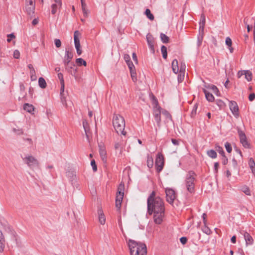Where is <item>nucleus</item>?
Instances as JSON below:
<instances>
[{
	"label": "nucleus",
	"instance_id": "nucleus-1",
	"mask_svg": "<svg viewBox=\"0 0 255 255\" xmlns=\"http://www.w3.org/2000/svg\"><path fill=\"white\" fill-rule=\"evenodd\" d=\"M147 206L148 214H153L154 222L156 224H161L165 218L164 203L159 196L155 195L154 191L148 196Z\"/></svg>",
	"mask_w": 255,
	"mask_h": 255
},
{
	"label": "nucleus",
	"instance_id": "nucleus-2",
	"mask_svg": "<svg viewBox=\"0 0 255 255\" xmlns=\"http://www.w3.org/2000/svg\"><path fill=\"white\" fill-rule=\"evenodd\" d=\"M128 246L130 255H146V247L144 244L137 243L129 239L128 241Z\"/></svg>",
	"mask_w": 255,
	"mask_h": 255
},
{
	"label": "nucleus",
	"instance_id": "nucleus-3",
	"mask_svg": "<svg viewBox=\"0 0 255 255\" xmlns=\"http://www.w3.org/2000/svg\"><path fill=\"white\" fill-rule=\"evenodd\" d=\"M113 125L118 134L126 135V132L124 130L125 121L122 116L118 114H114L113 118Z\"/></svg>",
	"mask_w": 255,
	"mask_h": 255
},
{
	"label": "nucleus",
	"instance_id": "nucleus-4",
	"mask_svg": "<svg viewBox=\"0 0 255 255\" xmlns=\"http://www.w3.org/2000/svg\"><path fill=\"white\" fill-rule=\"evenodd\" d=\"M195 176L196 174L192 171H189L186 176L185 184L187 190L190 193L194 191Z\"/></svg>",
	"mask_w": 255,
	"mask_h": 255
},
{
	"label": "nucleus",
	"instance_id": "nucleus-5",
	"mask_svg": "<svg viewBox=\"0 0 255 255\" xmlns=\"http://www.w3.org/2000/svg\"><path fill=\"white\" fill-rule=\"evenodd\" d=\"M23 162L31 169L39 167V162L34 156L27 154L22 158Z\"/></svg>",
	"mask_w": 255,
	"mask_h": 255
},
{
	"label": "nucleus",
	"instance_id": "nucleus-6",
	"mask_svg": "<svg viewBox=\"0 0 255 255\" xmlns=\"http://www.w3.org/2000/svg\"><path fill=\"white\" fill-rule=\"evenodd\" d=\"M35 5V0H26L25 11L31 18L34 14Z\"/></svg>",
	"mask_w": 255,
	"mask_h": 255
},
{
	"label": "nucleus",
	"instance_id": "nucleus-7",
	"mask_svg": "<svg viewBox=\"0 0 255 255\" xmlns=\"http://www.w3.org/2000/svg\"><path fill=\"white\" fill-rule=\"evenodd\" d=\"M166 201L170 204H173L174 200L176 198V194L174 190L171 188L165 189Z\"/></svg>",
	"mask_w": 255,
	"mask_h": 255
},
{
	"label": "nucleus",
	"instance_id": "nucleus-8",
	"mask_svg": "<svg viewBox=\"0 0 255 255\" xmlns=\"http://www.w3.org/2000/svg\"><path fill=\"white\" fill-rule=\"evenodd\" d=\"M164 165V159L162 155L158 154L155 160V166L158 172H160L163 169Z\"/></svg>",
	"mask_w": 255,
	"mask_h": 255
},
{
	"label": "nucleus",
	"instance_id": "nucleus-9",
	"mask_svg": "<svg viewBox=\"0 0 255 255\" xmlns=\"http://www.w3.org/2000/svg\"><path fill=\"white\" fill-rule=\"evenodd\" d=\"M229 106L233 115L236 118H238L239 117V107L237 103L235 101H230Z\"/></svg>",
	"mask_w": 255,
	"mask_h": 255
},
{
	"label": "nucleus",
	"instance_id": "nucleus-10",
	"mask_svg": "<svg viewBox=\"0 0 255 255\" xmlns=\"http://www.w3.org/2000/svg\"><path fill=\"white\" fill-rule=\"evenodd\" d=\"M240 142L245 148H249L250 144L248 143L245 133L241 130H238Z\"/></svg>",
	"mask_w": 255,
	"mask_h": 255
},
{
	"label": "nucleus",
	"instance_id": "nucleus-11",
	"mask_svg": "<svg viewBox=\"0 0 255 255\" xmlns=\"http://www.w3.org/2000/svg\"><path fill=\"white\" fill-rule=\"evenodd\" d=\"M73 56L72 52L70 51L67 49H66L65 54L63 59V64L64 65H68L72 59Z\"/></svg>",
	"mask_w": 255,
	"mask_h": 255
},
{
	"label": "nucleus",
	"instance_id": "nucleus-12",
	"mask_svg": "<svg viewBox=\"0 0 255 255\" xmlns=\"http://www.w3.org/2000/svg\"><path fill=\"white\" fill-rule=\"evenodd\" d=\"M147 42L148 47L152 53H154V39L152 35L149 33L146 35Z\"/></svg>",
	"mask_w": 255,
	"mask_h": 255
},
{
	"label": "nucleus",
	"instance_id": "nucleus-13",
	"mask_svg": "<svg viewBox=\"0 0 255 255\" xmlns=\"http://www.w3.org/2000/svg\"><path fill=\"white\" fill-rule=\"evenodd\" d=\"M55 3L51 5V13L54 14L57 12L58 9L60 8L62 5V2L61 0H54Z\"/></svg>",
	"mask_w": 255,
	"mask_h": 255
},
{
	"label": "nucleus",
	"instance_id": "nucleus-14",
	"mask_svg": "<svg viewBox=\"0 0 255 255\" xmlns=\"http://www.w3.org/2000/svg\"><path fill=\"white\" fill-rule=\"evenodd\" d=\"M81 36V33L78 30H76L74 33V40L75 48H80L81 47L79 37Z\"/></svg>",
	"mask_w": 255,
	"mask_h": 255
},
{
	"label": "nucleus",
	"instance_id": "nucleus-15",
	"mask_svg": "<svg viewBox=\"0 0 255 255\" xmlns=\"http://www.w3.org/2000/svg\"><path fill=\"white\" fill-rule=\"evenodd\" d=\"M160 114H161V112L160 111V107L159 106H157V105H156L154 109L153 115H154L155 120L158 124L160 123V121H161Z\"/></svg>",
	"mask_w": 255,
	"mask_h": 255
},
{
	"label": "nucleus",
	"instance_id": "nucleus-16",
	"mask_svg": "<svg viewBox=\"0 0 255 255\" xmlns=\"http://www.w3.org/2000/svg\"><path fill=\"white\" fill-rule=\"evenodd\" d=\"M244 239L247 246L251 245L254 243V239L249 233L247 232H244Z\"/></svg>",
	"mask_w": 255,
	"mask_h": 255
},
{
	"label": "nucleus",
	"instance_id": "nucleus-17",
	"mask_svg": "<svg viewBox=\"0 0 255 255\" xmlns=\"http://www.w3.org/2000/svg\"><path fill=\"white\" fill-rule=\"evenodd\" d=\"M99 216V221L102 225H104L106 222V218L102 210L99 209L98 211Z\"/></svg>",
	"mask_w": 255,
	"mask_h": 255
},
{
	"label": "nucleus",
	"instance_id": "nucleus-18",
	"mask_svg": "<svg viewBox=\"0 0 255 255\" xmlns=\"http://www.w3.org/2000/svg\"><path fill=\"white\" fill-rule=\"evenodd\" d=\"M172 68L173 72L177 74L179 71V67L178 65V61L177 59H174L172 62Z\"/></svg>",
	"mask_w": 255,
	"mask_h": 255
},
{
	"label": "nucleus",
	"instance_id": "nucleus-19",
	"mask_svg": "<svg viewBox=\"0 0 255 255\" xmlns=\"http://www.w3.org/2000/svg\"><path fill=\"white\" fill-rule=\"evenodd\" d=\"M23 109L29 113H32L34 111V108L33 105L26 103L23 105Z\"/></svg>",
	"mask_w": 255,
	"mask_h": 255
},
{
	"label": "nucleus",
	"instance_id": "nucleus-20",
	"mask_svg": "<svg viewBox=\"0 0 255 255\" xmlns=\"http://www.w3.org/2000/svg\"><path fill=\"white\" fill-rule=\"evenodd\" d=\"M203 92L205 95L206 99L209 102H213L214 100V97L211 93H210L205 89H203Z\"/></svg>",
	"mask_w": 255,
	"mask_h": 255
},
{
	"label": "nucleus",
	"instance_id": "nucleus-21",
	"mask_svg": "<svg viewBox=\"0 0 255 255\" xmlns=\"http://www.w3.org/2000/svg\"><path fill=\"white\" fill-rule=\"evenodd\" d=\"M123 145H124L123 141L116 142L115 144V149L116 150H119L120 154L122 153Z\"/></svg>",
	"mask_w": 255,
	"mask_h": 255
},
{
	"label": "nucleus",
	"instance_id": "nucleus-22",
	"mask_svg": "<svg viewBox=\"0 0 255 255\" xmlns=\"http://www.w3.org/2000/svg\"><path fill=\"white\" fill-rule=\"evenodd\" d=\"M100 147V155L103 161H105L106 160V151L105 148L101 146H99Z\"/></svg>",
	"mask_w": 255,
	"mask_h": 255
},
{
	"label": "nucleus",
	"instance_id": "nucleus-23",
	"mask_svg": "<svg viewBox=\"0 0 255 255\" xmlns=\"http://www.w3.org/2000/svg\"><path fill=\"white\" fill-rule=\"evenodd\" d=\"M123 197H122L121 195L119 196H117L116 200V207L118 210H120L121 207V204L123 201Z\"/></svg>",
	"mask_w": 255,
	"mask_h": 255
},
{
	"label": "nucleus",
	"instance_id": "nucleus-24",
	"mask_svg": "<svg viewBox=\"0 0 255 255\" xmlns=\"http://www.w3.org/2000/svg\"><path fill=\"white\" fill-rule=\"evenodd\" d=\"M38 85L41 88L44 89L46 87L47 84L45 80L42 77H40L38 79Z\"/></svg>",
	"mask_w": 255,
	"mask_h": 255
},
{
	"label": "nucleus",
	"instance_id": "nucleus-25",
	"mask_svg": "<svg viewBox=\"0 0 255 255\" xmlns=\"http://www.w3.org/2000/svg\"><path fill=\"white\" fill-rule=\"evenodd\" d=\"M124 185L122 184H120L118 190V193L117 194V196H119L121 195L122 197H124Z\"/></svg>",
	"mask_w": 255,
	"mask_h": 255
},
{
	"label": "nucleus",
	"instance_id": "nucleus-26",
	"mask_svg": "<svg viewBox=\"0 0 255 255\" xmlns=\"http://www.w3.org/2000/svg\"><path fill=\"white\" fill-rule=\"evenodd\" d=\"M160 37L161 41L164 43H167L169 42V37L166 35L165 34L163 33H161L160 35Z\"/></svg>",
	"mask_w": 255,
	"mask_h": 255
},
{
	"label": "nucleus",
	"instance_id": "nucleus-27",
	"mask_svg": "<svg viewBox=\"0 0 255 255\" xmlns=\"http://www.w3.org/2000/svg\"><path fill=\"white\" fill-rule=\"evenodd\" d=\"M207 154L212 158H215L217 157V153L213 149L208 150L207 151Z\"/></svg>",
	"mask_w": 255,
	"mask_h": 255
},
{
	"label": "nucleus",
	"instance_id": "nucleus-28",
	"mask_svg": "<svg viewBox=\"0 0 255 255\" xmlns=\"http://www.w3.org/2000/svg\"><path fill=\"white\" fill-rule=\"evenodd\" d=\"M244 74L245 78L249 82L251 81L252 80V73L249 71H245Z\"/></svg>",
	"mask_w": 255,
	"mask_h": 255
},
{
	"label": "nucleus",
	"instance_id": "nucleus-29",
	"mask_svg": "<svg viewBox=\"0 0 255 255\" xmlns=\"http://www.w3.org/2000/svg\"><path fill=\"white\" fill-rule=\"evenodd\" d=\"M76 63L77 64L78 66L84 65L86 66L87 64L86 62L81 58L76 59Z\"/></svg>",
	"mask_w": 255,
	"mask_h": 255
},
{
	"label": "nucleus",
	"instance_id": "nucleus-30",
	"mask_svg": "<svg viewBox=\"0 0 255 255\" xmlns=\"http://www.w3.org/2000/svg\"><path fill=\"white\" fill-rule=\"evenodd\" d=\"M153 165V160L152 157L148 155L147 157V165L148 168H151Z\"/></svg>",
	"mask_w": 255,
	"mask_h": 255
},
{
	"label": "nucleus",
	"instance_id": "nucleus-31",
	"mask_svg": "<svg viewBox=\"0 0 255 255\" xmlns=\"http://www.w3.org/2000/svg\"><path fill=\"white\" fill-rule=\"evenodd\" d=\"M161 51L162 54L163 58L164 59H166L167 56V48L164 45H162L161 47Z\"/></svg>",
	"mask_w": 255,
	"mask_h": 255
},
{
	"label": "nucleus",
	"instance_id": "nucleus-32",
	"mask_svg": "<svg viewBox=\"0 0 255 255\" xmlns=\"http://www.w3.org/2000/svg\"><path fill=\"white\" fill-rule=\"evenodd\" d=\"M145 14L150 20H153L154 19V16L151 13L150 9H146L145 11Z\"/></svg>",
	"mask_w": 255,
	"mask_h": 255
},
{
	"label": "nucleus",
	"instance_id": "nucleus-33",
	"mask_svg": "<svg viewBox=\"0 0 255 255\" xmlns=\"http://www.w3.org/2000/svg\"><path fill=\"white\" fill-rule=\"evenodd\" d=\"M28 67L30 70V74L31 75V78H32V76H35V70L33 66V65L31 64L28 65Z\"/></svg>",
	"mask_w": 255,
	"mask_h": 255
},
{
	"label": "nucleus",
	"instance_id": "nucleus-34",
	"mask_svg": "<svg viewBox=\"0 0 255 255\" xmlns=\"http://www.w3.org/2000/svg\"><path fill=\"white\" fill-rule=\"evenodd\" d=\"M197 107H198L197 104H195L194 105L193 109L192 110V111L191 112V117L192 118H194L195 116H196V113H197Z\"/></svg>",
	"mask_w": 255,
	"mask_h": 255
},
{
	"label": "nucleus",
	"instance_id": "nucleus-35",
	"mask_svg": "<svg viewBox=\"0 0 255 255\" xmlns=\"http://www.w3.org/2000/svg\"><path fill=\"white\" fill-rule=\"evenodd\" d=\"M185 73L183 72H179L178 75V83H181L184 79Z\"/></svg>",
	"mask_w": 255,
	"mask_h": 255
},
{
	"label": "nucleus",
	"instance_id": "nucleus-36",
	"mask_svg": "<svg viewBox=\"0 0 255 255\" xmlns=\"http://www.w3.org/2000/svg\"><path fill=\"white\" fill-rule=\"evenodd\" d=\"M242 191L247 195H251V191L249 188L246 186L242 188Z\"/></svg>",
	"mask_w": 255,
	"mask_h": 255
},
{
	"label": "nucleus",
	"instance_id": "nucleus-37",
	"mask_svg": "<svg viewBox=\"0 0 255 255\" xmlns=\"http://www.w3.org/2000/svg\"><path fill=\"white\" fill-rule=\"evenodd\" d=\"M65 66L66 67V70H67V71L70 73H72V69L73 68V67L75 66V65L74 64H73V63H69L68 65H65Z\"/></svg>",
	"mask_w": 255,
	"mask_h": 255
},
{
	"label": "nucleus",
	"instance_id": "nucleus-38",
	"mask_svg": "<svg viewBox=\"0 0 255 255\" xmlns=\"http://www.w3.org/2000/svg\"><path fill=\"white\" fill-rule=\"evenodd\" d=\"M130 73L132 81L135 82L137 80L135 69L130 70Z\"/></svg>",
	"mask_w": 255,
	"mask_h": 255
},
{
	"label": "nucleus",
	"instance_id": "nucleus-39",
	"mask_svg": "<svg viewBox=\"0 0 255 255\" xmlns=\"http://www.w3.org/2000/svg\"><path fill=\"white\" fill-rule=\"evenodd\" d=\"M225 148L228 152L231 153L232 150L231 145L230 143L227 142L225 144Z\"/></svg>",
	"mask_w": 255,
	"mask_h": 255
},
{
	"label": "nucleus",
	"instance_id": "nucleus-40",
	"mask_svg": "<svg viewBox=\"0 0 255 255\" xmlns=\"http://www.w3.org/2000/svg\"><path fill=\"white\" fill-rule=\"evenodd\" d=\"M216 150L222 155V156L225 155L224 151L223 148L219 145L216 146Z\"/></svg>",
	"mask_w": 255,
	"mask_h": 255
},
{
	"label": "nucleus",
	"instance_id": "nucleus-41",
	"mask_svg": "<svg viewBox=\"0 0 255 255\" xmlns=\"http://www.w3.org/2000/svg\"><path fill=\"white\" fill-rule=\"evenodd\" d=\"M249 165L251 169L254 168L255 167V162L253 158H250L249 160Z\"/></svg>",
	"mask_w": 255,
	"mask_h": 255
},
{
	"label": "nucleus",
	"instance_id": "nucleus-42",
	"mask_svg": "<svg viewBox=\"0 0 255 255\" xmlns=\"http://www.w3.org/2000/svg\"><path fill=\"white\" fill-rule=\"evenodd\" d=\"M202 231L205 233V234H206L207 235H210L211 234V230L207 226H205L203 228H202Z\"/></svg>",
	"mask_w": 255,
	"mask_h": 255
},
{
	"label": "nucleus",
	"instance_id": "nucleus-43",
	"mask_svg": "<svg viewBox=\"0 0 255 255\" xmlns=\"http://www.w3.org/2000/svg\"><path fill=\"white\" fill-rule=\"evenodd\" d=\"M91 165L93 171L95 172L97 170V167L95 160L93 159L91 160Z\"/></svg>",
	"mask_w": 255,
	"mask_h": 255
},
{
	"label": "nucleus",
	"instance_id": "nucleus-44",
	"mask_svg": "<svg viewBox=\"0 0 255 255\" xmlns=\"http://www.w3.org/2000/svg\"><path fill=\"white\" fill-rule=\"evenodd\" d=\"M205 23V16L204 14H202L201 15V21L200 23V27L202 26V28H203Z\"/></svg>",
	"mask_w": 255,
	"mask_h": 255
},
{
	"label": "nucleus",
	"instance_id": "nucleus-45",
	"mask_svg": "<svg viewBox=\"0 0 255 255\" xmlns=\"http://www.w3.org/2000/svg\"><path fill=\"white\" fill-rule=\"evenodd\" d=\"M225 43H226V44L228 47H231V46H232V41L231 39L229 37H227L226 38Z\"/></svg>",
	"mask_w": 255,
	"mask_h": 255
},
{
	"label": "nucleus",
	"instance_id": "nucleus-46",
	"mask_svg": "<svg viewBox=\"0 0 255 255\" xmlns=\"http://www.w3.org/2000/svg\"><path fill=\"white\" fill-rule=\"evenodd\" d=\"M127 64L128 65L129 70L135 69V67L131 61L127 63Z\"/></svg>",
	"mask_w": 255,
	"mask_h": 255
},
{
	"label": "nucleus",
	"instance_id": "nucleus-47",
	"mask_svg": "<svg viewBox=\"0 0 255 255\" xmlns=\"http://www.w3.org/2000/svg\"><path fill=\"white\" fill-rule=\"evenodd\" d=\"M83 126L85 129V131L86 132V134H87V132L88 130V122L86 120H84L83 121Z\"/></svg>",
	"mask_w": 255,
	"mask_h": 255
},
{
	"label": "nucleus",
	"instance_id": "nucleus-48",
	"mask_svg": "<svg viewBox=\"0 0 255 255\" xmlns=\"http://www.w3.org/2000/svg\"><path fill=\"white\" fill-rule=\"evenodd\" d=\"M54 43L56 47L59 48L61 46V42L59 39H54Z\"/></svg>",
	"mask_w": 255,
	"mask_h": 255
},
{
	"label": "nucleus",
	"instance_id": "nucleus-49",
	"mask_svg": "<svg viewBox=\"0 0 255 255\" xmlns=\"http://www.w3.org/2000/svg\"><path fill=\"white\" fill-rule=\"evenodd\" d=\"M13 57L18 59L20 57V52L18 50H15L13 52Z\"/></svg>",
	"mask_w": 255,
	"mask_h": 255
},
{
	"label": "nucleus",
	"instance_id": "nucleus-50",
	"mask_svg": "<svg viewBox=\"0 0 255 255\" xmlns=\"http://www.w3.org/2000/svg\"><path fill=\"white\" fill-rule=\"evenodd\" d=\"M208 88L212 89L213 92L215 94L219 92V90L217 87L214 85L209 86Z\"/></svg>",
	"mask_w": 255,
	"mask_h": 255
},
{
	"label": "nucleus",
	"instance_id": "nucleus-51",
	"mask_svg": "<svg viewBox=\"0 0 255 255\" xmlns=\"http://www.w3.org/2000/svg\"><path fill=\"white\" fill-rule=\"evenodd\" d=\"M60 96H61V102L62 103L63 105H64L65 107H67L68 105L66 103L65 98L64 96V94L60 95Z\"/></svg>",
	"mask_w": 255,
	"mask_h": 255
},
{
	"label": "nucleus",
	"instance_id": "nucleus-52",
	"mask_svg": "<svg viewBox=\"0 0 255 255\" xmlns=\"http://www.w3.org/2000/svg\"><path fill=\"white\" fill-rule=\"evenodd\" d=\"M185 68H186V66H185V63H181L180 67V70H179L178 72H183V73H185Z\"/></svg>",
	"mask_w": 255,
	"mask_h": 255
},
{
	"label": "nucleus",
	"instance_id": "nucleus-53",
	"mask_svg": "<svg viewBox=\"0 0 255 255\" xmlns=\"http://www.w3.org/2000/svg\"><path fill=\"white\" fill-rule=\"evenodd\" d=\"M124 60L126 61V63L131 61L130 60V57L128 54H124Z\"/></svg>",
	"mask_w": 255,
	"mask_h": 255
},
{
	"label": "nucleus",
	"instance_id": "nucleus-54",
	"mask_svg": "<svg viewBox=\"0 0 255 255\" xmlns=\"http://www.w3.org/2000/svg\"><path fill=\"white\" fill-rule=\"evenodd\" d=\"M162 114L165 115V116L166 117V118H168L169 119H171V116L167 111H165V110L163 111L162 112Z\"/></svg>",
	"mask_w": 255,
	"mask_h": 255
},
{
	"label": "nucleus",
	"instance_id": "nucleus-55",
	"mask_svg": "<svg viewBox=\"0 0 255 255\" xmlns=\"http://www.w3.org/2000/svg\"><path fill=\"white\" fill-rule=\"evenodd\" d=\"M14 37H15V36L14 35V34L13 33L8 34L7 41L8 42H10L11 41V39Z\"/></svg>",
	"mask_w": 255,
	"mask_h": 255
},
{
	"label": "nucleus",
	"instance_id": "nucleus-56",
	"mask_svg": "<svg viewBox=\"0 0 255 255\" xmlns=\"http://www.w3.org/2000/svg\"><path fill=\"white\" fill-rule=\"evenodd\" d=\"M58 77L60 81V83H64L63 74L61 73H58Z\"/></svg>",
	"mask_w": 255,
	"mask_h": 255
},
{
	"label": "nucleus",
	"instance_id": "nucleus-57",
	"mask_svg": "<svg viewBox=\"0 0 255 255\" xmlns=\"http://www.w3.org/2000/svg\"><path fill=\"white\" fill-rule=\"evenodd\" d=\"M180 241L183 245H185L187 242V239L186 237H183L180 239Z\"/></svg>",
	"mask_w": 255,
	"mask_h": 255
},
{
	"label": "nucleus",
	"instance_id": "nucleus-58",
	"mask_svg": "<svg viewBox=\"0 0 255 255\" xmlns=\"http://www.w3.org/2000/svg\"><path fill=\"white\" fill-rule=\"evenodd\" d=\"M255 99V94L254 93H252L249 95V99L250 101H253Z\"/></svg>",
	"mask_w": 255,
	"mask_h": 255
},
{
	"label": "nucleus",
	"instance_id": "nucleus-59",
	"mask_svg": "<svg viewBox=\"0 0 255 255\" xmlns=\"http://www.w3.org/2000/svg\"><path fill=\"white\" fill-rule=\"evenodd\" d=\"M172 143L175 145H178L179 144V141L178 140L176 139L172 138L171 139Z\"/></svg>",
	"mask_w": 255,
	"mask_h": 255
},
{
	"label": "nucleus",
	"instance_id": "nucleus-60",
	"mask_svg": "<svg viewBox=\"0 0 255 255\" xmlns=\"http://www.w3.org/2000/svg\"><path fill=\"white\" fill-rule=\"evenodd\" d=\"M222 162L224 165H226L228 163V159L225 155L223 156Z\"/></svg>",
	"mask_w": 255,
	"mask_h": 255
},
{
	"label": "nucleus",
	"instance_id": "nucleus-61",
	"mask_svg": "<svg viewBox=\"0 0 255 255\" xmlns=\"http://www.w3.org/2000/svg\"><path fill=\"white\" fill-rule=\"evenodd\" d=\"M13 131L17 134H22L23 133V131L22 130V129H16L15 128L13 129Z\"/></svg>",
	"mask_w": 255,
	"mask_h": 255
},
{
	"label": "nucleus",
	"instance_id": "nucleus-62",
	"mask_svg": "<svg viewBox=\"0 0 255 255\" xmlns=\"http://www.w3.org/2000/svg\"><path fill=\"white\" fill-rule=\"evenodd\" d=\"M4 247V245L3 242L1 241V240H0V252H2L3 251V249Z\"/></svg>",
	"mask_w": 255,
	"mask_h": 255
},
{
	"label": "nucleus",
	"instance_id": "nucleus-63",
	"mask_svg": "<svg viewBox=\"0 0 255 255\" xmlns=\"http://www.w3.org/2000/svg\"><path fill=\"white\" fill-rule=\"evenodd\" d=\"M232 161L233 166L235 168H236L238 164L237 160L235 158H233Z\"/></svg>",
	"mask_w": 255,
	"mask_h": 255
},
{
	"label": "nucleus",
	"instance_id": "nucleus-64",
	"mask_svg": "<svg viewBox=\"0 0 255 255\" xmlns=\"http://www.w3.org/2000/svg\"><path fill=\"white\" fill-rule=\"evenodd\" d=\"M84 16L87 17L88 14V11L86 8H82Z\"/></svg>",
	"mask_w": 255,
	"mask_h": 255
}]
</instances>
